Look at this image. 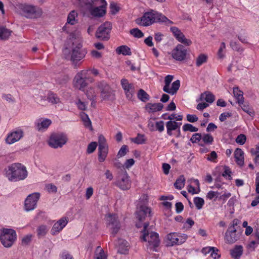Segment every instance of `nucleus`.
I'll use <instances>...</instances> for the list:
<instances>
[{"label":"nucleus","mask_w":259,"mask_h":259,"mask_svg":"<svg viewBox=\"0 0 259 259\" xmlns=\"http://www.w3.org/2000/svg\"><path fill=\"white\" fill-rule=\"evenodd\" d=\"M69 40L72 43L70 60L77 66L78 62L84 58L87 53V50L82 48L80 32L76 30L70 33Z\"/></svg>","instance_id":"nucleus-1"},{"label":"nucleus","mask_w":259,"mask_h":259,"mask_svg":"<svg viewBox=\"0 0 259 259\" xmlns=\"http://www.w3.org/2000/svg\"><path fill=\"white\" fill-rule=\"evenodd\" d=\"M16 11L22 16L29 19H36L41 17L42 11L37 6L24 3L15 6Z\"/></svg>","instance_id":"nucleus-4"},{"label":"nucleus","mask_w":259,"mask_h":259,"mask_svg":"<svg viewBox=\"0 0 259 259\" xmlns=\"http://www.w3.org/2000/svg\"><path fill=\"white\" fill-rule=\"evenodd\" d=\"M115 246L118 249V252L121 254H125L128 249L129 244L126 240L119 239L116 241Z\"/></svg>","instance_id":"nucleus-27"},{"label":"nucleus","mask_w":259,"mask_h":259,"mask_svg":"<svg viewBox=\"0 0 259 259\" xmlns=\"http://www.w3.org/2000/svg\"><path fill=\"white\" fill-rule=\"evenodd\" d=\"M214 96L209 92H206L201 94L200 100H205L209 103H212L214 100Z\"/></svg>","instance_id":"nucleus-34"},{"label":"nucleus","mask_w":259,"mask_h":259,"mask_svg":"<svg viewBox=\"0 0 259 259\" xmlns=\"http://www.w3.org/2000/svg\"><path fill=\"white\" fill-rule=\"evenodd\" d=\"M171 56L177 61L184 60L187 55V50L181 44H178L171 52Z\"/></svg>","instance_id":"nucleus-19"},{"label":"nucleus","mask_w":259,"mask_h":259,"mask_svg":"<svg viewBox=\"0 0 259 259\" xmlns=\"http://www.w3.org/2000/svg\"><path fill=\"white\" fill-rule=\"evenodd\" d=\"M238 225V220H234L230 226L228 227L225 235V240L227 243L232 244L239 238L236 233V227Z\"/></svg>","instance_id":"nucleus-12"},{"label":"nucleus","mask_w":259,"mask_h":259,"mask_svg":"<svg viewBox=\"0 0 259 259\" xmlns=\"http://www.w3.org/2000/svg\"><path fill=\"white\" fill-rule=\"evenodd\" d=\"M207 55L202 54L198 56L196 60V64L198 67L200 66L203 63H205L207 61Z\"/></svg>","instance_id":"nucleus-44"},{"label":"nucleus","mask_w":259,"mask_h":259,"mask_svg":"<svg viewBox=\"0 0 259 259\" xmlns=\"http://www.w3.org/2000/svg\"><path fill=\"white\" fill-rule=\"evenodd\" d=\"M164 119H169V121H172V120L175 119L176 121H181L183 119V116L182 115H176L175 114H171L168 116L167 117H163Z\"/></svg>","instance_id":"nucleus-53"},{"label":"nucleus","mask_w":259,"mask_h":259,"mask_svg":"<svg viewBox=\"0 0 259 259\" xmlns=\"http://www.w3.org/2000/svg\"><path fill=\"white\" fill-rule=\"evenodd\" d=\"M122 88L124 90L126 98L129 100H132L135 93V86L133 84L129 83L126 79H122L121 80Z\"/></svg>","instance_id":"nucleus-23"},{"label":"nucleus","mask_w":259,"mask_h":259,"mask_svg":"<svg viewBox=\"0 0 259 259\" xmlns=\"http://www.w3.org/2000/svg\"><path fill=\"white\" fill-rule=\"evenodd\" d=\"M98 87L100 91L101 97L104 101H113L115 99L113 90L105 82L98 83Z\"/></svg>","instance_id":"nucleus-11"},{"label":"nucleus","mask_w":259,"mask_h":259,"mask_svg":"<svg viewBox=\"0 0 259 259\" xmlns=\"http://www.w3.org/2000/svg\"><path fill=\"white\" fill-rule=\"evenodd\" d=\"M47 100L52 104H55L60 102V99L56 95L49 93L47 96Z\"/></svg>","instance_id":"nucleus-40"},{"label":"nucleus","mask_w":259,"mask_h":259,"mask_svg":"<svg viewBox=\"0 0 259 259\" xmlns=\"http://www.w3.org/2000/svg\"><path fill=\"white\" fill-rule=\"evenodd\" d=\"M243 253V248L241 245H236L230 250L231 257L234 259H239Z\"/></svg>","instance_id":"nucleus-30"},{"label":"nucleus","mask_w":259,"mask_h":259,"mask_svg":"<svg viewBox=\"0 0 259 259\" xmlns=\"http://www.w3.org/2000/svg\"><path fill=\"white\" fill-rule=\"evenodd\" d=\"M183 130L184 131H190L191 132H197L198 130V128L189 123L185 124L183 126Z\"/></svg>","instance_id":"nucleus-51"},{"label":"nucleus","mask_w":259,"mask_h":259,"mask_svg":"<svg viewBox=\"0 0 259 259\" xmlns=\"http://www.w3.org/2000/svg\"><path fill=\"white\" fill-rule=\"evenodd\" d=\"M201 140L205 144L211 145L213 141V138L209 134H204L202 136Z\"/></svg>","instance_id":"nucleus-42"},{"label":"nucleus","mask_w":259,"mask_h":259,"mask_svg":"<svg viewBox=\"0 0 259 259\" xmlns=\"http://www.w3.org/2000/svg\"><path fill=\"white\" fill-rule=\"evenodd\" d=\"M93 4L95 7L91 8V14L95 17H102L106 13L107 3L105 0H93Z\"/></svg>","instance_id":"nucleus-13"},{"label":"nucleus","mask_w":259,"mask_h":259,"mask_svg":"<svg viewBox=\"0 0 259 259\" xmlns=\"http://www.w3.org/2000/svg\"><path fill=\"white\" fill-rule=\"evenodd\" d=\"M77 16V13L74 10L72 11L69 13L67 17V23L71 25H73L76 23L77 20L76 18Z\"/></svg>","instance_id":"nucleus-36"},{"label":"nucleus","mask_w":259,"mask_h":259,"mask_svg":"<svg viewBox=\"0 0 259 259\" xmlns=\"http://www.w3.org/2000/svg\"><path fill=\"white\" fill-rule=\"evenodd\" d=\"M241 109L249 116L253 117L254 115V111L253 109L251 107L248 103H245V104H241Z\"/></svg>","instance_id":"nucleus-38"},{"label":"nucleus","mask_w":259,"mask_h":259,"mask_svg":"<svg viewBox=\"0 0 259 259\" xmlns=\"http://www.w3.org/2000/svg\"><path fill=\"white\" fill-rule=\"evenodd\" d=\"M157 22L165 23L167 25L173 24V22L164 15L153 10L145 13L140 19L137 20V23L143 26H148Z\"/></svg>","instance_id":"nucleus-2"},{"label":"nucleus","mask_w":259,"mask_h":259,"mask_svg":"<svg viewBox=\"0 0 259 259\" xmlns=\"http://www.w3.org/2000/svg\"><path fill=\"white\" fill-rule=\"evenodd\" d=\"M132 141L137 144H142L145 142L144 135L138 134L136 138L132 139Z\"/></svg>","instance_id":"nucleus-47"},{"label":"nucleus","mask_w":259,"mask_h":259,"mask_svg":"<svg viewBox=\"0 0 259 259\" xmlns=\"http://www.w3.org/2000/svg\"><path fill=\"white\" fill-rule=\"evenodd\" d=\"M110 9L111 13L113 14H116L119 11V7L117 4L112 2L110 4Z\"/></svg>","instance_id":"nucleus-62"},{"label":"nucleus","mask_w":259,"mask_h":259,"mask_svg":"<svg viewBox=\"0 0 259 259\" xmlns=\"http://www.w3.org/2000/svg\"><path fill=\"white\" fill-rule=\"evenodd\" d=\"M5 175L11 182L24 180L28 176L26 167L21 163H14L5 169Z\"/></svg>","instance_id":"nucleus-3"},{"label":"nucleus","mask_w":259,"mask_h":259,"mask_svg":"<svg viewBox=\"0 0 259 259\" xmlns=\"http://www.w3.org/2000/svg\"><path fill=\"white\" fill-rule=\"evenodd\" d=\"M98 159L100 162H103L108 153V145L105 138L102 135L98 138Z\"/></svg>","instance_id":"nucleus-14"},{"label":"nucleus","mask_w":259,"mask_h":259,"mask_svg":"<svg viewBox=\"0 0 259 259\" xmlns=\"http://www.w3.org/2000/svg\"><path fill=\"white\" fill-rule=\"evenodd\" d=\"M233 94L238 104H242L243 102V92L237 87H235L233 88Z\"/></svg>","instance_id":"nucleus-33"},{"label":"nucleus","mask_w":259,"mask_h":259,"mask_svg":"<svg viewBox=\"0 0 259 259\" xmlns=\"http://www.w3.org/2000/svg\"><path fill=\"white\" fill-rule=\"evenodd\" d=\"M107 227L112 236H114L121 228V224L116 214L108 213L105 216Z\"/></svg>","instance_id":"nucleus-9"},{"label":"nucleus","mask_w":259,"mask_h":259,"mask_svg":"<svg viewBox=\"0 0 259 259\" xmlns=\"http://www.w3.org/2000/svg\"><path fill=\"white\" fill-rule=\"evenodd\" d=\"M225 44L224 42H222L218 52V55L220 58H223L224 57V51L225 50Z\"/></svg>","instance_id":"nucleus-63"},{"label":"nucleus","mask_w":259,"mask_h":259,"mask_svg":"<svg viewBox=\"0 0 259 259\" xmlns=\"http://www.w3.org/2000/svg\"><path fill=\"white\" fill-rule=\"evenodd\" d=\"M97 144L95 142H92L90 143L88 146L87 152L88 154L92 153L96 150Z\"/></svg>","instance_id":"nucleus-54"},{"label":"nucleus","mask_w":259,"mask_h":259,"mask_svg":"<svg viewBox=\"0 0 259 259\" xmlns=\"http://www.w3.org/2000/svg\"><path fill=\"white\" fill-rule=\"evenodd\" d=\"M131 34L135 37L141 38L144 36L143 33L138 28H134L131 30Z\"/></svg>","instance_id":"nucleus-49"},{"label":"nucleus","mask_w":259,"mask_h":259,"mask_svg":"<svg viewBox=\"0 0 259 259\" xmlns=\"http://www.w3.org/2000/svg\"><path fill=\"white\" fill-rule=\"evenodd\" d=\"M128 151L127 146L126 145H123L117 153V157L118 158L124 156Z\"/></svg>","instance_id":"nucleus-57"},{"label":"nucleus","mask_w":259,"mask_h":259,"mask_svg":"<svg viewBox=\"0 0 259 259\" xmlns=\"http://www.w3.org/2000/svg\"><path fill=\"white\" fill-rule=\"evenodd\" d=\"M39 198V194L34 193L30 194L25 201V209L27 211L33 210L36 206L38 200Z\"/></svg>","instance_id":"nucleus-21"},{"label":"nucleus","mask_w":259,"mask_h":259,"mask_svg":"<svg viewBox=\"0 0 259 259\" xmlns=\"http://www.w3.org/2000/svg\"><path fill=\"white\" fill-rule=\"evenodd\" d=\"M185 179L184 176H181L176 181L174 186L178 189H182L185 186Z\"/></svg>","instance_id":"nucleus-39"},{"label":"nucleus","mask_w":259,"mask_h":259,"mask_svg":"<svg viewBox=\"0 0 259 259\" xmlns=\"http://www.w3.org/2000/svg\"><path fill=\"white\" fill-rule=\"evenodd\" d=\"M232 116V113L230 112H226L222 113L219 116V119L221 121H225L227 118Z\"/></svg>","instance_id":"nucleus-60"},{"label":"nucleus","mask_w":259,"mask_h":259,"mask_svg":"<svg viewBox=\"0 0 259 259\" xmlns=\"http://www.w3.org/2000/svg\"><path fill=\"white\" fill-rule=\"evenodd\" d=\"M69 222L68 217H63L61 218L53 224L51 230V233L53 235L59 234L67 225Z\"/></svg>","instance_id":"nucleus-20"},{"label":"nucleus","mask_w":259,"mask_h":259,"mask_svg":"<svg viewBox=\"0 0 259 259\" xmlns=\"http://www.w3.org/2000/svg\"><path fill=\"white\" fill-rule=\"evenodd\" d=\"M151 210L144 203H141L139 202L137 205V210L136 212L137 218L140 221H143L146 217L151 215Z\"/></svg>","instance_id":"nucleus-18"},{"label":"nucleus","mask_w":259,"mask_h":259,"mask_svg":"<svg viewBox=\"0 0 259 259\" xmlns=\"http://www.w3.org/2000/svg\"><path fill=\"white\" fill-rule=\"evenodd\" d=\"M220 194L218 192L209 191L206 195V198L209 200H215Z\"/></svg>","instance_id":"nucleus-50"},{"label":"nucleus","mask_w":259,"mask_h":259,"mask_svg":"<svg viewBox=\"0 0 259 259\" xmlns=\"http://www.w3.org/2000/svg\"><path fill=\"white\" fill-rule=\"evenodd\" d=\"M163 105L160 103H148L145 107L146 110L149 113H154L162 110Z\"/></svg>","instance_id":"nucleus-29"},{"label":"nucleus","mask_w":259,"mask_h":259,"mask_svg":"<svg viewBox=\"0 0 259 259\" xmlns=\"http://www.w3.org/2000/svg\"><path fill=\"white\" fill-rule=\"evenodd\" d=\"M48 231V229L46 225H40L37 229V235L39 237L45 236Z\"/></svg>","instance_id":"nucleus-45"},{"label":"nucleus","mask_w":259,"mask_h":259,"mask_svg":"<svg viewBox=\"0 0 259 259\" xmlns=\"http://www.w3.org/2000/svg\"><path fill=\"white\" fill-rule=\"evenodd\" d=\"M188 191L192 194H196L199 193L200 191V188H197L195 186L189 184L188 186Z\"/></svg>","instance_id":"nucleus-55"},{"label":"nucleus","mask_w":259,"mask_h":259,"mask_svg":"<svg viewBox=\"0 0 259 259\" xmlns=\"http://www.w3.org/2000/svg\"><path fill=\"white\" fill-rule=\"evenodd\" d=\"M81 118L83 122V124L86 127L89 128L92 130V122L90 120L88 115L84 112H81L80 113Z\"/></svg>","instance_id":"nucleus-35"},{"label":"nucleus","mask_w":259,"mask_h":259,"mask_svg":"<svg viewBox=\"0 0 259 259\" xmlns=\"http://www.w3.org/2000/svg\"><path fill=\"white\" fill-rule=\"evenodd\" d=\"M116 185L123 190H128L131 187L130 178L126 172L120 175Z\"/></svg>","instance_id":"nucleus-25"},{"label":"nucleus","mask_w":259,"mask_h":259,"mask_svg":"<svg viewBox=\"0 0 259 259\" xmlns=\"http://www.w3.org/2000/svg\"><path fill=\"white\" fill-rule=\"evenodd\" d=\"M112 25L109 22H106L101 25L97 30L96 36L101 39H108L110 37V33Z\"/></svg>","instance_id":"nucleus-16"},{"label":"nucleus","mask_w":259,"mask_h":259,"mask_svg":"<svg viewBox=\"0 0 259 259\" xmlns=\"http://www.w3.org/2000/svg\"><path fill=\"white\" fill-rule=\"evenodd\" d=\"M96 259H106V255L103 249L98 246L95 252Z\"/></svg>","instance_id":"nucleus-41"},{"label":"nucleus","mask_w":259,"mask_h":259,"mask_svg":"<svg viewBox=\"0 0 259 259\" xmlns=\"http://www.w3.org/2000/svg\"><path fill=\"white\" fill-rule=\"evenodd\" d=\"M46 190L50 193H55L57 192V188L56 186L53 184H49L46 186Z\"/></svg>","instance_id":"nucleus-64"},{"label":"nucleus","mask_w":259,"mask_h":259,"mask_svg":"<svg viewBox=\"0 0 259 259\" xmlns=\"http://www.w3.org/2000/svg\"><path fill=\"white\" fill-rule=\"evenodd\" d=\"M188 238L186 234L171 232L168 234L165 238V242L168 246H172L184 243Z\"/></svg>","instance_id":"nucleus-10"},{"label":"nucleus","mask_w":259,"mask_h":259,"mask_svg":"<svg viewBox=\"0 0 259 259\" xmlns=\"http://www.w3.org/2000/svg\"><path fill=\"white\" fill-rule=\"evenodd\" d=\"M36 130L40 132H45L52 124V120L47 118H40L35 121Z\"/></svg>","instance_id":"nucleus-26"},{"label":"nucleus","mask_w":259,"mask_h":259,"mask_svg":"<svg viewBox=\"0 0 259 259\" xmlns=\"http://www.w3.org/2000/svg\"><path fill=\"white\" fill-rule=\"evenodd\" d=\"M173 76L167 75L164 78V85L163 87V91L170 95L175 94L180 87V81L179 80H177L172 82V89H169V85L173 79Z\"/></svg>","instance_id":"nucleus-15"},{"label":"nucleus","mask_w":259,"mask_h":259,"mask_svg":"<svg viewBox=\"0 0 259 259\" xmlns=\"http://www.w3.org/2000/svg\"><path fill=\"white\" fill-rule=\"evenodd\" d=\"M17 239L16 232L12 229L4 228L2 230L0 240L2 244L7 248L11 247Z\"/></svg>","instance_id":"nucleus-6"},{"label":"nucleus","mask_w":259,"mask_h":259,"mask_svg":"<svg viewBox=\"0 0 259 259\" xmlns=\"http://www.w3.org/2000/svg\"><path fill=\"white\" fill-rule=\"evenodd\" d=\"M116 52L119 54H122L125 56L131 55V49L126 46H121L118 47Z\"/></svg>","instance_id":"nucleus-37"},{"label":"nucleus","mask_w":259,"mask_h":259,"mask_svg":"<svg viewBox=\"0 0 259 259\" xmlns=\"http://www.w3.org/2000/svg\"><path fill=\"white\" fill-rule=\"evenodd\" d=\"M164 124L163 121H159L155 122L156 131H158L159 132H162L164 130Z\"/></svg>","instance_id":"nucleus-58"},{"label":"nucleus","mask_w":259,"mask_h":259,"mask_svg":"<svg viewBox=\"0 0 259 259\" xmlns=\"http://www.w3.org/2000/svg\"><path fill=\"white\" fill-rule=\"evenodd\" d=\"M170 30L175 38L181 44L186 46H190L192 42L190 39L187 38L181 30L178 27L173 26L170 28Z\"/></svg>","instance_id":"nucleus-17"},{"label":"nucleus","mask_w":259,"mask_h":259,"mask_svg":"<svg viewBox=\"0 0 259 259\" xmlns=\"http://www.w3.org/2000/svg\"><path fill=\"white\" fill-rule=\"evenodd\" d=\"M148 226V224H144L141 239L147 243V245L148 247L154 249V248L157 247L159 245V236L157 233L152 231L149 232L147 229Z\"/></svg>","instance_id":"nucleus-5"},{"label":"nucleus","mask_w":259,"mask_h":259,"mask_svg":"<svg viewBox=\"0 0 259 259\" xmlns=\"http://www.w3.org/2000/svg\"><path fill=\"white\" fill-rule=\"evenodd\" d=\"M194 203L198 209H201L204 204V200L199 197H195L194 198Z\"/></svg>","instance_id":"nucleus-43"},{"label":"nucleus","mask_w":259,"mask_h":259,"mask_svg":"<svg viewBox=\"0 0 259 259\" xmlns=\"http://www.w3.org/2000/svg\"><path fill=\"white\" fill-rule=\"evenodd\" d=\"M250 151L251 155L255 156V161L256 162L259 160V145H256L254 148H251Z\"/></svg>","instance_id":"nucleus-46"},{"label":"nucleus","mask_w":259,"mask_h":259,"mask_svg":"<svg viewBox=\"0 0 259 259\" xmlns=\"http://www.w3.org/2000/svg\"><path fill=\"white\" fill-rule=\"evenodd\" d=\"M218 157L217 153L215 151H212L210 154L207 155V159L210 161L216 162V159Z\"/></svg>","instance_id":"nucleus-59"},{"label":"nucleus","mask_w":259,"mask_h":259,"mask_svg":"<svg viewBox=\"0 0 259 259\" xmlns=\"http://www.w3.org/2000/svg\"><path fill=\"white\" fill-rule=\"evenodd\" d=\"M68 141L66 134L63 133H57L52 134L48 141V144L52 148L57 149L62 147Z\"/></svg>","instance_id":"nucleus-8"},{"label":"nucleus","mask_w":259,"mask_h":259,"mask_svg":"<svg viewBox=\"0 0 259 259\" xmlns=\"http://www.w3.org/2000/svg\"><path fill=\"white\" fill-rule=\"evenodd\" d=\"M138 98L141 101L145 102L148 99V95L143 90H140L138 93Z\"/></svg>","instance_id":"nucleus-48"},{"label":"nucleus","mask_w":259,"mask_h":259,"mask_svg":"<svg viewBox=\"0 0 259 259\" xmlns=\"http://www.w3.org/2000/svg\"><path fill=\"white\" fill-rule=\"evenodd\" d=\"M12 31L5 27L0 26V40H5L11 36Z\"/></svg>","instance_id":"nucleus-31"},{"label":"nucleus","mask_w":259,"mask_h":259,"mask_svg":"<svg viewBox=\"0 0 259 259\" xmlns=\"http://www.w3.org/2000/svg\"><path fill=\"white\" fill-rule=\"evenodd\" d=\"M222 176L228 180L231 179V171L228 167H225L224 171L223 172Z\"/></svg>","instance_id":"nucleus-61"},{"label":"nucleus","mask_w":259,"mask_h":259,"mask_svg":"<svg viewBox=\"0 0 259 259\" xmlns=\"http://www.w3.org/2000/svg\"><path fill=\"white\" fill-rule=\"evenodd\" d=\"M23 137V132L21 129L17 128L9 133L6 139L8 144H12L19 141Z\"/></svg>","instance_id":"nucleus-22"},{"label":"nucleus","mask_w":259,"mask_h":259,"mask_svg":"<svg viewBox=\"0 0 259 259\" xmlns=\"http://www.w3.org/2000/svg\"><path fill=\"white\" fill-rule=\"evenodd\" d=\"M246 141V137L244 134H240L236 138L235 141L236 142L240 145H243Z\"/></svg>","instance_id":"nucleus-52"},{"label":"nucleus","mask_w":259,"mask_h":259,"mask_svg":"<svg viewBox=\"0 0 259 259\" xmlns=\"http://www.w3.org/2000/svg\"><path fill=\"white\" fill-rule=\"evenodd\" d=\"M98 90H99L98 87V84L95 87H89L87 88L83 92L87 96V98L91 101H92V105L95 106L97 102L96 99L97 95L98 94Z\"/></svg>","instance_id":"nucleus-24"},{"label":"nucleus","mask_w":259,"mask_h":259,"mask_svg":"<svg viewBox=\"0 0 259 259\" xmlns=\"http://www.w3.org/2000/svg\"><path fill=\"white\" fill-rule=\"evenodd\" d=\"M202 139V136L200 134L196 133L193 135L190 141L193 143H198Z\"/></svg>","instance_id":"nucleus-56"},{"label":"nucleus","mask_w":259,"mask_h":259,"mask_svg":"<svg viewBox=\"0 0 259 259\" xmlns=\"http://www.w3.org/2000/svg\"><path fill=\"white\" fill-rule=\"evenodd\" d=\"M88 70H82L79 71L74 77L73 80V87L81 91H84L87 86V80L93 82V79L88 76Z\"/></svg>","instance_id":"nucleus-7"},{"label":"nucleus","mask_w":259,"mask_h":259,"mask_svg":"<svg viewBox=\"0 0 259 259\" xmlns=\"http://www.w3.org/2000/svg\"><path fill=\"white\" fill-rule=\"evenodd\" d=\"M182 125V123L177 122L175 121H168L166 122V128H168L169 130L175 131L178 130L179 135H180V126Z\"/></svg>","instance_id":"nucleus-32"},{"label":"nucleus","mask_w":259,"mask_h":259,"mask_svg":"<svg viewBox=\"0 0 259 259\" xmlns=\"http://www.w3.org/2000/svg\"><path fill=\"white\" fill-rule=\"evenodd\" d=\"M244 152L240 148H237L234 151L235 161L240 166H242L244 163Z\"/></svg>","instance_id":"nucleus-28"}]
</instances>
